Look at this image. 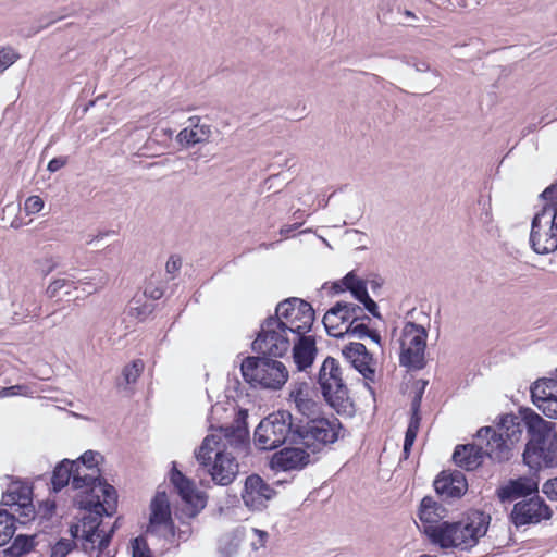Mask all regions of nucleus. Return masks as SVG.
Here are the masks:
<instances>
[{"label": "nucleus", "instance_id": "1", "mask_svg": "<svg viewBox=\"0 0 557 557\" xmlns=\"http://www.w3.org/2000/svg\"><path fill=\"white\" fill-rule=\"evenodd\" d=\"M524 413V426L529 441L523 451V461L531 469L550 468L557 463L556 423L544 420L530 408L520 410Z\"/></svg>", "mask_w": 557, "mask_h": 557}, {"label": "nucleus", "instance_id": "2", "mask_svg": "<svg viewBox=\"0 0 557 557\" xmlns=\"http://www.w3.org/2000/svg\"><path fill=\"white\" fill-rule=\"evenodd\" d=\"M490 516L475 512L467 520L443 521L438 527H430L426 535L432 543L442 548H459L467 550L474 547L479 540L486 534Z\"/></svg>", "mask_w": 557, "mask_h": 557}, {"label": "nucleus", "instance_id": "3", "mask_svg": "<svg viewBox=\"0 0 557 557\" xmlns=\"http://www.w3.org/2000/svg\"><path fill=\"white\" fill-rule=\"evenodd\" d=\"M224 434L225 443L222 450H218L211 466L205 468L216 485L227 486L232 484L239 473V463L235 456L236 453H243L248 445V431L242 426L221 428Z\"/></svg>", "mask_w": 557, "mask_h": 557}, {"label": "nucleus", "instance_id": "4", "mask_svg": "<svg viewBox=\"0 0 557 557\" xmlns=\"http://www.w3.org/2000/svg\"><path fill=\"white\" fill-rule=\"evenodd\" d=\"M524 428V413H507L500 417L496 429L481 428L478 440L486 442L487 456L492 461H508L512 456V446L521 440Z\"/></svg>", "mask_w": 557, "mask_h": 557}, {"label": "nucleus", "instance_id": "5", "mask_svg": "<svg viewBox=\"0 0 557 557\" xmlns=\"http://www.w3.org/2000/svg\"><path fill=\"white\" fill-rule=\"evenodd\" d=\"M318 384L322 396L338 414L351 417L355 405L343 379V370L333 357H326L318 373Z\"/></svg>", "mask_w": 557, "mask_h": 557}, {"label": "nucleus", "instance_id": "6", "mask_svg": "<svg viewBox=\"0 0 557 557\" xmlns=\"http://www.w3.org/2000/svg\"><path fill=\"white\" fill-rule=\"evenodd\" d=\"M297 422L287 410L270 413L255 430V444L259 449L272 450L289 443L297 444Z\"/></svg>", "mask_w": 557, "mask_h": 557}, {"label": "nucleus", "instance_id": "7", "mask_svg": "<svg viewBox=\"0 0 557 557\" xmlns=\"http://www.w3.org/2000/svg\"><path fill=\"white\" fill-rule=\"evenodd\" d=\"M240 371L244 380L252 387L277 391L288 380V371L283 362L262 355L246 357Z\"/></svg>", "mask_w": 557, "mask_h": 557}, {"label": "nucleus", "instance_id": "8", "mask_svg": "<svg viewBox=\"0 0 557 557\" xmlns=\"http://www.w3.org/2000/svg\"><path fill=\"white\" fill-rule=\"evenodd\" d=\"M297 444L310 450L313 456L335 443L341 437L343 430L338 419L320 416L309 420L300 419L297 422Z\"/></svg>", "mask_w": 557, "mask_h": 557}, {"label": "nucleus", "instance_id": "9", "mask_svg": "<svg viewBox=\"0 0 557 557\" xmlns=\"http://www.w3.org/2000/svg\"><path fill=\"white\" fill-rule=\"evenodd\" d=\"M75 503L81 509L88 512L81 520L82 529L103 533L99 529L101 518L103 515L112 516L115 512L117 493L112 485L103 482V484L97 487L95 493L77 496Z\"/></svg>", "mask_w": 557, "mask_h": 557}, {"label": "nucleus", "instance_id": "10", "mask_svg": "<svg viewBox=\"0 0 557 557\" xmlns=\"http://www.w3.org/2000/svg\"><path fill=\"white\" fill-rule=\"evenodd\" d=\"M280 319L268 317L261 324L256 339L251 344L255 352L272 358H281L290 348V332Z\"/></svg>", "mask_w": 557, "mask_h": 557}, {"label": "nucleus", "instance_id": "11", "mask_svg": "<svg viewBox=\"0 0 557 557\" xmlns=\"http://www.w3.org/2000/svg\"><path fill=\"white\" fill-rule=\"evenodd\" d=\"M272 319H280L290 334H307L314 322L312 306L297 297H290L278 302Z\"/></svg>", "mask_w": 557, "mask_h": 557}, {"label": "nucleus", "instance_id": "12", "mask_svg": "<svg viewBox=\"0 0 557 557\" xmlns=\"http://www.w3.org/2000/svg\"><path fill=\"white\" fill-rule=\"evenodd\" d=\"M426 330L419 324L408 322L403 331L399 363L409 370H421L425 367Z\"/></svg>", "mask_w": 557, "mask_h": 557}, {"label": "nucleus", "instance_id": "13", "mask_svg": "<svg viewBox=\"0 0 557 557\" xmlns=\"http://www.w3.org/2000/svg\"><path fill=\"white\" fill-rule=\"evenodd\" d=\"M70 481L74 490H83L82 495L95 493L98 486L107 482L94 474L82 473L79 462L64 459L53 470L51 478L52 490L55 493L60 492Z\"/></svg>", "mask_w": 557, "mask_h": 557}, {"label": "nucleus", "instance_id": "14", "mask_svg": "<svg viewBox=\"0 0 557 557\" xmlns=\"http://www.w3.org/2000/svg\"><path fill=\"white\" fill-rule=\"evenodd\" d=\"M552 513V509L544 499L535 495L516 503L510 513V520L517 528H520L527 524L540 523L542 520H548Z\"/></svg>", "mask_w": 557, "mask_h": 557}, {"label": "nucleus", "instance_id": "15", "mask_svg": "<svg viewBox=\"0 0 557 557\" xmlns=\"http://www.w3.org/2000/svg\"><path fill=\"white\" fill-rule=\"evenodd\" d=\"M549 208L541 209L532 219L530 232V245L534 252L547 255L557 249V223L550 221L547 230L543 228L542 222L546 219Z\"/></svg>", "mask_w": 557, "mask_h": 557}, {"label": "nucleus", "instance_id": "16", "mask_svg": "<svg viewBox=\"0 0 557 557\" xmlns=\"http://www.w3.org/2000/svg\"><path fill=\"white\" fill-rule=\"evenodd\" d=\"M275 496L276 491L260 475L250 474L246 478L242 499L250 510L262 511Z\"/></svg>", "mask_w": 557, "mask_h": 557}, {"label": "nucleus", "instance_id": "17", "mask_svg": "<svg viewBox=\"0 0 557 557\" xmlns=\"http://www.w3.org/2000/svg\"><path fill=\"white\" fill-rule=\"evenodd\" d=\"M171 483L185 504L187 517H196L206 507L207 495L205 492L197 491L193 482L177 469H173L171 472Z\"/></svg>", "mask_w": 557, "mask_h": 557}, {"label": "nucleus", "instance_id": "18", "mask_svg": "<svg viewBox=\"0 0 557 557\" xmlns=\"http://www.w3.org/2000/svg\"><path fill=\"white\" fill-rule=\"evenodd\" d=\"M362 308L359 305L346 301H337L323 317L322 323L330 336L342 338L344 333L337 331L341 324L359 321Z\"/></svg>", "mask_w": 557, "mask_h": 557}, {"label": "nucleus", "instance_id": "19", "mask_svg": "<svg viewBox=\"0 0 557 557\" xmlns=\"http://www.w3.org/2000/svg\"><path fill=\"white\" fill-rule=\"evenodd\" d=\"M305 447H285L273 454L270 466L275 471H299L317 460Z\"/></svg>", "mask_w": 557, "mask_h": 557}, {"label": "nucleus", "instance_id": "20", "mask_svg": "<svg viewBox=\"0 0 557 557\" xmlns=\"http://www.w3.org/2000/svg\"><path fill=\"white\" fill-rule=\"evenodd\" d=\"M532 403L548 418H557V380L539 379L531 386Z\"/></svg>", "mask_w": 557, "mask_h": 557}, {"label": "nucleus", "instance_id": "21", "mask_svg": "<svg viewBox=\"0 0 557 557\" xmlns=\"http://www.w3.org/2000/svg\"><path fill=\"white\" fill-rule=\"evenodd\" d=\"M487 453L486 442H479L476 435L474 443L456 446L453 460L458 467L472 471L483 463L485 457L488 458Z\"/></svg>", "mask_w": 557, "mask_h": 557}, {"label": "nucleus", "instance_id": "22", "mask_svg": "<svg viewBox=\"0 0 557 557\" xmlns=\"http://www.w3.org/2000/svg\"><path fill=\"white\" fill-rule=\"evenodd\" d=\"M434 488L443 499L460 498L467 492L468 483L465 474L459 470L443 471L435 479Z\"/></svg>", "mask_w": 557, "mask_h": 557}, {"label": "nucleus", "instance_id": "23", "mask_svg": "<svg viewBox=\"0 0 557 557\" xmlns=\"http://www.w3.org/2000/svg\"><path fill=\"white\" fill-rule=\"evenodd\" d=\"M293 346V359L299 371H305L312 366L318 348L315 338L312 335L296 334Z\"/></svg>", "mask_w": 557, "mask_h": 557}, {"label": "nucleus", "instance_id": "24", "mask_svg": "<svg viewBox=\"0 0 557 557\" xmlns=\"http://www.w3.org/2000/svg\"><path fill=\"white\" fill-rule=\"evenodd\" d=\"M150 527L152 525H173L171 517L170 500L165 491L158 488L150 504Z\"/></svg>", "mask_w": 557, "mask_h": 557}, {"label": "nucleus", "instance_id": "25", "mask_svg": "<svg viewBox=\"0 0 557 557\" xmlns=\"http://www.w3.org/2000/svg\"><path fill=\"white\" fill-rule=\"evenodd\" d=\"M537 491V484L531 479L520 478L511 480L506 486L499 488L498 497L502 502H511L519 497H525Z\"/></svg>", "mask_w": 557, "mask_h": 557}, {"label": "nucleus", "instance_id": "26", "mask_svg": "<svg viewBox=\"0 0 557 557\" xmlns=\"http://www.w3.org/2000/svg\"><path fill=\"white\" fill-rule=\"evenodd\" d=\"M225 437L220 434L207 435L201 445L195 450V458L197 462L205 469L211 466L212 454L222 450Z\"/></svg>", "mask_w": 557, "mask_h": 557}, {"label": "nucleus", "instance_id": "27", "mask_svg": "<svg viewBox=\"0 0 557 557\" xmlns=\"http://www.w3.org/2000/svg\"><path fill=\"white\" fill-rule=\"evenodd\" d=\"M422 398L420 395H414L411 400V418L405 434L403 453L405 458H408L411 447L417 438V434L420 428V407H421Z\"/></svg>", "mask_w": 557, "mask_h": 557}, {"label": "nucleus", "instance_id": "28", "mask_svg": "<svg viewBox=\"0 0 557 557\" xmlns=\"http://www.w3.org/2000/svg\"><path fill=\"white\" fill-rule=\"evenodd\" d=\"M444 507L433 500L432 497H424L421 500L419 509V518L424 527V533L430 527H438L440 520L443 518Z\"/></svg>", "mask_w": 557, "mask_h": 557}, {"label": "nucleus", "instance_id": "29", "mask_svg": "<svg viewBox=\"0 0 557 557\" xmlns=\"http://www.w3.org/2000/svg\"><path fill=\"white\" fill-rule=\"evenodd\" d=\"M116 528V522L109 530V532L103 533L97 531H89L82 529V539H83V548L85 552L98 549L99 552H103L110 544L113 533Z\"/></svg>", "mask_w": 557, "mask_h": 557}, {"label": "nucleus", "instance_id": "30", "mask_svg": "<svg viewBox=\"0 0 557 557\" xmlns=\"http://www.w3.org/2000/svg\"><path fill=\"white\" fill-rule=\"evenodd\" d=\"M34 539L32 535H17L9 547L0 552V557H22L28 554L35 547Z\"/></svg>", "mask_w": 557, "mask_h": 557}, {"label": "nucleus", "instance_id": "31", "mask_svg": "<svg viewBox=\"0 0 557 557\" xmlns=\"http://www.w3.org/2000/svg\"><path fill=\"white\" fill-rule=\"evenodd\" d=\"M211 136L209 125H199L198 128H184L177 135V140L182 145L193 146L207 141Z\"/></svg>", "mask_w": 557, "mask_h": 557}, {"label": "nucleus", "instance_id": "32", "mask_svg": "<svg viewBox=\"0 0 557 557\" xmlns=\"http://www.w3.org/2000/svg\"><path fill=\"white\" fill-rule=\"evenodd\" d=\"M16 518L5 509H0V546L5 545L14 535Z\"/></svg>", "mask_w": 557, "mask_h": 557}, {"label": "nucleus", "instance_id": "33", "mask_svg": "<svg viewBox=\"0 0 557 557\" xmlns=\"http://www.w3.org/2000/svg\"><path fill=\"white\" fill-rule=\"evenodd\" d=\"M342 283L345 289L349 290L355 299L362 300L368 295L367 284L363 280L358 278L354 272L347 273L343 278Z\"/></svg>", "mask_w": 557, "mask_h": 557}, {"label": "nucleus", "instance_id": "34", "mask_svg": "<svg viewBox=\"0 0 557 557\" xmlns=\"http://www.w3.org/2000/svg\"><path fill=\"white\" fill-rule=\"evenodd\" d=\"M24 308H21V312L14 311L13 319L18 322L22 321L26 317H38L40 307L36 304L35 297L33 293H25L24 294Z\"/></svg>", "mask_w": 557, "mask_h": 557}, {"label": "nucleus", "instance_id": "35", "mask_svg": "<svg viewBox=\"0 0 557 557\" xmlns=\"http://www.w3.org/2000/svg\"><path fill=\"white\" fill-rule=\"evenodd\" d=\"M238 548L239 542L233 535L225 534L219 540L218 552L220 557H234L238 553Z\"/></svg>", "mask_w": 557, "mask_h": 557}, {"label": "nucleus", "instance_id": "36", "mask_svg": "<svg viewBox=\"0 0 557 557\" xmlns=\"http://www.w3.org/2000/svg\"><path fill=\"white\" fill-rule=\"evenodd\" d=\"M97 455L98 454L92 450H87L81 456L77 462H79V465L82 466V473L94 474L98 476L100 480H102L100 475V470L96 468Z\"/></svg>", "mask_w": 557, "mask_h": 557}, {"label": "nucleus", "instance_id": "37", "mask_svg": "<svg viewBox=\"0 0 557 557\" xmlns=\"http://www.w3.org/2000/svg\"><path fill=\"white\" fill-rule=\"evenodd\" d=\"M297 410L305 417L304 420L319 417L320 405L313 398L295 401Z\"/></svg>", "mask_w": 557, "mask_h": 557}, {"label": "nucleus", "instance_id": "38", "mask_svg": "<svg viewBox=\"0 0 557 557\" xmlns=\"http://www.w3.org/2000/svg\"><path fill=\"white\" fill-rule=\"evenodd\" d=\"M313 388L308 382H295L292 384L289 398L295 403L312 398Z\"/></svg>", "mask_w": 557, "mask_h": 557}, {"label": "nucleus", "instance_id": "39", "mask_svg": "<svg viewBox=\"0 0 557 557\" xmlns=\"http://www.w3.org/2000/svg\"><path fill=\"white\" fill-rule=\"evenodd\" d=\"M343 355L350 362L356 358L372 359L366 346L362 343H350L343 348Z\"/></svg>", "mask_w": 557, "mask_h": 557}, {"label": "nucleus", "instance_id": "40", "mask_svg": "<svg viewBox=\"0 0 557 557\" xmlns=\"http://www.w3.org/2000/svg\"><path fill=\"white\" fill-rule=\"evenodd\" d=\"M10 487L16 491L18 508L32 511V488L27 485L12 484Z\"/></svg>", "mask_w": 557, "mask_h": 557}, {"label": "nucleus", "instance_id": "41", "mask_svg": "<svg viewBox=\"0 0 557 557\" xmlns=\"http://www.w3.org/2000/svg\"><path fill=\"white\" fill-rule=\"evenodd\" d=\"M144 370V362L140 359L134 360L124 367L122 375L126 384L135 383Z\"/></svg>", "mask_w": 557, "mask_h": 557}, {"label": "nucleus", "instance_id": "42", "mask_svg": "<svg viewBox=\"0 0 557 557\" xmlns=\"http://www.w3.org/2000/svg\"><path fill=\"white\" fill-rule=\"evenodd\" d=\"M75 547L76 543L73 540L60 539L51 547L50 557H66Z\"/></svg>", "mask_w": 557, "mask_h": 557}, {"label": "nucleus", "instance_id": "43", "mask_svg": "<svg viewBox=\"0 0 557 557\" xmlns=\"http://www.w3.org/2000/svg\"><path fill=\"white\" fill-rule=\"evenodd\" d=\"M372 359L356 358L351 361L352 367L364 377V380L374 382L375 370L370 367Z\"/></svg>", "mask_w": 557, "mask_h": 557}, {"label": "nucleus", "instance_id": "44", "mask_svg": "<svg viewBox=\"0 0 557 557\" xmlns=\"http://www.w3.org/2000/svg\"><path fill=\"white\" fill-rule=\"evenodd\" d=\"M132 557H153L144 536H137L131 541Z\"/></svg>", "mask_w": 557, "mask_h": 557}, {"label": "nucleus", "instance_id": "45", "mask_svg": "<svg viewBox=\"0 0 557 557\" xmlns=\"http://www.w3.org/2000/svg\"><path fill=\"white\" fill-rule=\"evenodd\" d=\"M20 55L12 48L0 50V74L17 61Z\"/></svg>", "mask_w": 557, "mask_h": 557}, {"label": "nucleus", "instance_id": "46", "mask_svg": "<svg viewBox=\"0 0 557 557\" xmlns=\"http://www.w3.org/2000/svg\"><path fill=\"white\" fill-rule=\"evenodd\" d=\"M32 393L33 392H32L30 387L27 385H13V386H9V387H2L0 389V398L17 396V395L28 396Z\"/></svg>", "mask_w": 557, "mask_h": 557}, {"label": "nucleus", "instance_id": "47", "mask_svg": "<svg viewBox=\"0 0 557 557\" xmlns=\"http://www.w3.org/2000/svg\"><path fill=\"white\" fill-rule=\"evenodd\" d=\"M74 282H69L65 278H58L50 283V285L46 289V294L49 298H54L58 296L60 289L65 286H72Z\"/></svg>", "mask_w": 557, "mask_h": 557}, {"label": "nucleus", "instance_id": "48", "mask_svg": "<svg viewBox=\"0 0 557 557\" xmlns=\"http://www.w3.org/2000/svg\"><path fill=\"white\" fill-rule=\"evenodd\" d=\"M343 333H344V335L348 334V335L356 336L358 338H363V337H367L368 333H370V329L364 323H358V324L349 323L346 331Z\"/></svg>", "mask_w": 557, "mask_h": 557}, {"label": "nucleus", "instance_id": "49", "mask_svg": "<svg viewBox=\"0 0 557 557\" xmlns=\"http://www.w3.org/2000/svg\"><path fill=\"white\" fill-rule=\"evenodd\" d=\"M44 208V200L39 196H30L25 201V211L27 214L39 212Z\"/></svg>", "mask_w": 557, "mask_h": 557}, {"label": "nucleus", "instance_id": "50", "mask_svg": "<svg viewBox=\"0 0 557 557\" xmlns=\"http://www.w3.org/2000/svg\"><path fill=\"white\" fill-rule=\"evenodd\" d=\"M364 306V309L370 312L374 318L382 319V315L379 311L377 304L368 295L359 300Z\"/></svg>", "mask_w": 557, "mask_h": 557}, {"label": "nucleus", "instance_id": "51", "mask_svg": "<svg viewBox=\"0 0 557 557\" xmlns=\"http://www.w3.org/2000/svg\"><path fill=\"white\" fill-rule=\"evenodd\" d=\"M540 197L547 201L546 203H555L557 202V182L546 187Z\"/></svg>", "mask_w": 557, "mask_h": 557}, {"label": "nucleus", "instance_id": "52", "mask_svg": "<svg viewBox=\"0 0 557 557\" xmlns=\"http://www.w3.org/2000/svg\"><path fill=\"white\" fill-rule=\"evenodd\" d=\"M253 534L258 536V542H252L251 546L253 550H258L261 547H265V544L269 539V533L267 531L253 528L252 529Z\"/></svg>", "mask_w": 557, "mask_h": 557}, {"label": "nucleus", "instance_id": "53", "mask_svg": "<svg viewBox=\"0 0 557 557\" xmlns=\"http://www.w3.org/2000/svg\"><path fill=\"white\" fill-rule=\"evenodd\" d=\"M182 267V259L178 256H171L165 264V270L169 274H174Z\"/></svg>", "mask_w": 557, "mask_h": 557}, {"label": "nucleus", "instance_id": "54", "mask_svg": "<svg viewBox=\"0 0 557 557\" xmlns=\"http://www.w3.org/2000/svg\"><path fill=\"white\" fill-rule=\"evenodd\" d=\"M66 163L67 157H57L49 161L47 169L53 173L62 169Z\"/></svg>", "mask_w": 557, "mask_h": 557}, {"label": "nucleus", "instance_id": "55", "mask_svg": "<svg viewBox=\"0 0 557 557\" xmlns=\"http://www.w3.org/2000/svg\"><path fill=\"white\" fill-rule=\"evenodd\" d=\"M2 504L5 506L16 505L18 506V500L16 498V491L13 490V487H10L3 495H2Z\"/></svg>", "mask_w": 557, "mask_h": 557}, {"label": "nucleus", "instance_id": "56", "mask_svg": "<svg viewBox=\"0 0 557 557\" xmlns=\"http://www.w3.org/2000/svg\"><path fill=\"white\" fill-rule=\"evenodd\" d=\"M403 14L407 18V22H405L404 25L408 27H418L419 17L412 11L405 10Z\"/></svg>", "mask_w": 557, "mask_h": 557}, {"label": "nucleus", "instance_id": "57", "mask_svg": "<svg viewBox=\"0 0 557 557\" xmlns=\"http://www.w3.org/2000/svg\"><path fill=\"white\" fill-rule=\"evenodd\" d=\"M486 0H457V3L461 8L473 10L476 7L483 4Z\"/></svg>", "mask_w": 557, "mask_h": 557}, {"label": "nucleus", "instance_id": "58", "mask_svg": "<svg viewBox=\"0 0 557 557\" xmlns=\"http://www.w3.org/2000/svg\"><path fill=\"white\" fill-rule=\"evenodd\" d=\"M145 294L148 295L152 299H160L163 296V289L161 288H146Z\"/></svg>", "mask_w": 557, "mask_h": 557}, {"label": "nucleus", "instance_id": "59", "mask_svg": "<svg viewBox=\"0 0 557 557\" xmlns=\"http://www.w3.org/2000/svg\"><path fill=\"white\" fill-rule=\"evenodd\" d=\"M300 225H301V223H298V222H296L294 224H286V225L282 226L281 234L288 235L289 233L297 230Z\"/></svg>", "mask_w": 557, "mask_h": 557}, {"label": "nucleus", "instance_id": "60", "mask_svg": "<svg viewBox=\"0 0 557 557\" xmlns=\"http://www.w3.org/2000/svg\"><path fill=\"white\" fill-rule=\"evenodd\" d=\"M45 263H46V268H42V273H44L45 275L49 274V273H50L51 271H53V270L57 268V265H58V263H57V262H54L52 259H46V260H45Z\"/></svg>", "mask_w": 557, "mask_h": 557}, {"label": "nucleus", "instance_id": "61", "mask_svg": "<svg viewBox=\"0 0 557 557\" xmlns=\"http://www.w3.org/2000/svg\"><path fill=\"white\" fill-rule=\"evenodd\" d=\"M413 66H414L416 71H418V72L431 71L429 63H426L424 61L416 62V63H413Z\"/></svg>", "mask_w": 557, "mask_h": 557}, {"label": "nucleus", "instance_id": "62", "mask_svg": "<svg viewBox=\"0 0 557 557\" xmlns=\"http://www.w3.org/2000/svg\"><path fill=\"white\" fill-rule=\"evenodd\" d=\"M367 337L381 345V335L376 331L370 330V333H368Z\"/></svg>", "mask_w": 557, "mask_h": 557}, {"label": "nucleus", "instance_id": "63", "mask_svg": "<svg viewBox=\"0 0 557 557\" xmlns=\"http://www.w3.org/2000/svg\"><path fill=\"white\" fill-rule=\"evenodd\" d=\"M417 385H420L416 395H420L421 397L423 396V393H424V389L428 385V381H424V380H420L417 382Z\"/></svg>", "mask_w": 557, "mask_h": 557}, {"label": "nucleus", "instance_id": "64", "mask_svg": "<svg viewBox=\"0 0 557 557\" xmlns=\"http://www.w3.org/2000/svg\"><path fill=\"white\" fill-rule=\"evenodd\" d=\"M547 208H549L547 215H550V213H557V201L555 203H545L542 209Z\"/></svg>", "mask_w": 557, "mask_h": 557}]
</instances>
